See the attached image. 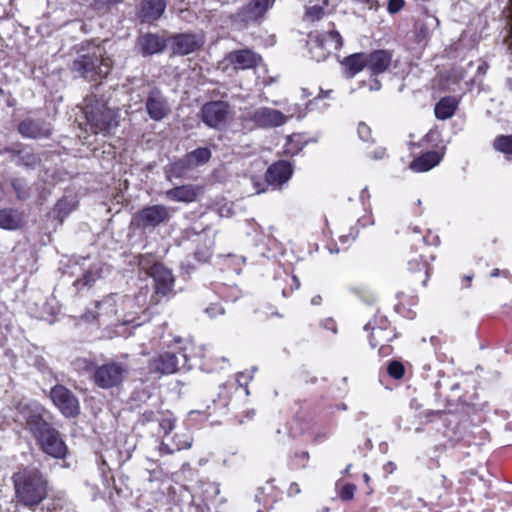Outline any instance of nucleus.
Instances as JSON below:
<instances>
[{
    "label": "nucleus",
    "mask_w": 512,
    "mask_h": 512,
    "mask_svg": "<svg viewBox=\"0 0 512 512\" xmlns=\"http://www.w3.org/2000/svg\"><path fill=\"white\" fill-rule=\"evenodd\" d=\"M145 107L147 114L154 121L163 120L171 112L166 97L157 89H153L148 93Z\"/></svg>",
    "instance_id": "nucleus-14"
},
{
    "label": "nucleus",
    "mask_w": 512,
    "mask_h": 512,
    "mask_svg": "<svg viewBox=\"0 0 512 512\" xmlns=\"http://www.w3.org/2000/svg\"><path fill=\"white\" fill-rule=\"evenodd\" d=\"M294 138H295V136L288 137L287 144L284 149V152L286 154L292 155V156L297 154L301 150V148L298 147V145L294 144V142H295Z\"/></svg>",
    "instance_id": "nucleus-42"
},
{
    "label": "nucleus",
    "mask_w": 512,
    "mask_h": 512,
    "mask_svg": "<svg viewBox=\"0 0 512 512\" xmlns=\"http://www.w3.org/2000/svg\"><path fill=\"white\" fill-rule=\"evenodd\" d=\"M124 0H106L107 4L109 5H116L119 3H122Z\"/></svg>",
    "instance_id": "nucleus-55"
},
{
    "label": "nucleus",
    "mask_w": 512,
    "mask_h": 512,
    "mask_svg": "<svg viewBox=\"0 0 512 512\" xmlns=\"http://www.w3.org/2000/svg\"><path fill=\"white\" fill-rule=\"evenodd\" d=\"M370 194L368 193L367 187H365L360 194V200L364 204L366 200H369Z\"/></svg>",
    "instance_id": "nucleus-48"
},
{
    "label": "nucleus",
    "mask_w": 512,
    "mask_h": 512,
    "mask_svg": "<svg viewBox=\"0 0 512 512\" xmlns=\"http://www.w3.org/2000/svg\"><path fill=\"white\" fill-rule=\"evenodd\" d=\"M252 375L249 374V375H245V373H239L237 375V382L240 384V385H243V381H244V384L246 385L247 384V381L248 380H251L252 379Z\"/></svg>",
    "instance_id": "nucleus-46"
},
{
    "label": "nucleus",
    "mask_w": 512,
    "mask_h": 512,
    "mask_svg": "<svg viewBox=\"0 0 512 512\" xmlns=\"http://www.w3.org/2000/svg\"><path fill=\"white\" fill-rule=\"evenodd\" d=\"M409 269L412 272L424 270L426 280L429 277V266L426 260H423L422 256L419 257V261L417 259L410 260L408 262Z\"/></svg>",
    "instance_id": "nucleus-37"
},
{
    "label": "nucleus",
    "mask_w": 512,
    "mask_h": 512,
    "mask_svg": "<svg viewBox=\"0 0 512 512\" xmlns=\"http://www.w3.org/2000/svg\"><path fill=\"white\" fill-rule=\"evenodd\" d=\"M404 3V0H389L387 9L391 14L397 13L403 8Z\"/></svg>",
    "instance_id": "nucleus-45"
},
{
    "label": "nucleus",
    "mask_w": 512,
    "mask_h": 512,
    "mask_svg": "<svg viewBox=\"0 0 512 512\" xmlns=\"http://www.w3.org/2000/svg\"><path fill=\"white\" fill-rule=\"evenodd\" d=\"M342 44V37L334 30L323 33L311 32L307 40L309 53L318 62L325 60L333 51L339 50Z\"/></svg>",
    "instance_id": "nucleus-6"
},
{
    "label": "nucleus",
    "mask_w": 512,
    "mask_h": 512,
    "mask_svg": "<svg viewBox=\"0 0 512 512\" xmlns=\"http://www.w3.org/2000/svg\"><path fill=\"white\" fill-rule=\"evenodd\" d=\"M165 8V0H143L138 16L142 22L151 23L162 16Z\"/></svg>",
    "instance_id": "nucleus-22"
},
{
    "label": "nucleus",
    "mask_w": 512,
    "mask_h": 512,
    "mask_svg": "<svg viewBox=\"0 0 512 512\" xmlns=\"http://www.w3.org/2000/svg\"><path fill=\"white\" fill-rule=\"evenodd\" d=\"M120 296L116 294H111L105 297L100 302H97L95 305L96 311L95 313L88 312L83 318L86 321L98 320L100 321L102 318H110L112 316H117L120 312L119 309V301L121 302Z\"/></svg>",
    "instance_id": "nucleus-16"
},
{
    "label": "nucleus",
    "mask_w": 512,
    "mask_h": 512,
    "mask_svg": "<svg viewBox=\"0 0 512 512\" xmlns=\"http://www.w3.org/2000/svg\"><path fill=\"white\" fill-rule=\"evenodd\" d=\"M507 85H508L509 89L512 90V79H508Z\"/></svg>",
    "instance_id": "nucleus-60"
},
{
    "label": "nucleus",
    "mask_w": 512,
    "mask_h": 512,
    "mask_svg": "<svg viewBox=\"0 0 512 512\" xmlns=\"http://www.w3.org/2000/svg\"><path fill=\"white\" fill-rule=\"evenodd\" d=\"M75 208L76 204L73 199L64 197L57 202L54 208V212L57 214V217L62 220Z\"/></svg>",
    "instance_id": "nucleus-34"
},
{
    "label": "nucleus",
    "mask_w": 512,
    "mask_h": 512,
    "mask_svg": "<svg viewBox=\"0 0 512 512\" xmlns=\"http://www.w3.org/2000/svg\"><path fill=\"white\" fill-rule=\"evenodd\" d=\"M262 58L249 49L235 50L227 54L224 61L236 70H246L256 67Z\"/></svg>",
    "instance_id": "nucleus-17"
},
{
    "label": "nucleus",
    "mask_w": 512,
    "mask_h": 512,
    "mask_svg": "<svg viewBox=\"0 0 512 512\" xmlns=\"http://www.w3.org/2000/svg\"><path fill=\"white\" fill-rule=\"evenodd\" d=\"M329 252H330L331 254H333V253H338V252H339V249H338V248H331V247H330V248H329Z\"/></svg>",
    "instance_id": "nucleus-57"
},
{
    "label": "nucleus",
    "mask_w": 512,
    "mask_h": 512,
    "mask_svg": "<svg viewBox=\"0 0 512 512\" xmlns=\"http://www.w3.org/2000/svg\"><path fill=\"white\" fill-rule=\"evenodd\" d=\"M327 0H309L305 7L304 21L315 22L324 15Z\"/></svg>",
    "instance_id": "nucleus-30"
},
{
    "label": "nucleus",
    "mask_w": 512,
    "mask_h": 512,
    "mask_svg": "<svg viewBox=\"0 0 512 512\" xmlns=\"http://www.w3.org/2000/svg\"><path fill=\"white\" fill-rule=\"evenodd\" d=\"M84 114L87 124L94 134L107 135L112 128L117 126L115 112L95 97L85 99Z\"/></svg>",
    "instance_id": "nucleus-5"
},
{
    "label": "nucleus",
    "mask_w": 512,
    "mask_h": 512,
    "mask_svg": "<svg viewBox=\"0 0 512 512\" xmlns=\"http://www.w3.org/2000/svg\"><path fill=\"white\" fill-rule=\"evenodd\" d=\"M129 369L126 364L109 362L98 366L93 373L94 383L103 389H110L120 385L127 377Z\"/></svg>",
    "instance_id": "nucleus-8"
},
{
    "label": "nucleus",
    "mask_w": 512,
    "mask_h": 512,
    "mask_svg": "<svg viewBox=\"0 0 512 512\" xmlns=\"http://www.w3.org/2000/svg\"><path fill=\"white\" fill-rule=\"evenodd\" d=\"M98 277H100V268L95 264L85 269L82 277L77 279L74 284L75 286H90Z\"/></svg>",
    "instance_id": "nucleus-32"
},
{
    "label": "nucleus",
    "mask_w": 512,
    "mask_h": 512,
    "mask_svg": "<svg viewBox=\"0 0 512 512\" xmlns=\"http://www.w3.org/2000/svg\"><path fill=\"white\" fill-rule=\"evenodd\" d=\"M442 154L436 151L427 152L413 160L410 168L415 172H426L438 165L442 159Z\"/></svg>",
    "instance_id": "nucleus-27"
},
{
    "label": "nucleus",
    "mask_w": 512,
    "mask_h": 512,
    "mask_svg": "<svg viewBox=\"0 0 512 512\" xmlns=\"http://www.w3.org/2000/svg\"><path fill=\"white\" fill-rule=\"evenodd\" d=\"M328 511H329V508H325V509H324V512H328Z\"/></svg>",
    "instance_id": "nucleus-64"
},
{
    "label": "nucleus",
    "mask_w": 512,
    "mask_h": 512,
    "mask_svg": "<svg viewBox=\"0 0 512 512\" xmlns=\"http://www.w3.org/2000/svg\"><path fill=\"white\" fill-rule=\"evenodd\" d=\"M457 106L458 100L455 97H444L435 106V116L441 120L449 119L454 115Z\"/></svg>",
    "instance_id": "nucleus-29"
},
{
    "label": "nucleus",
    "mask_w": 512,
    "mask_h": 512,
    "mask_svg": "<svg viewBox=\"0 0 512 512\" xmlns=\"http://www.w3.org/2000/svg\"><path fill=\"white\" fill-rule=\"evenodd\" d=\"M219 213H220L221 216L228 217L230 215V208H221L219 210Z\"/></svg>",
    "instance_id": "nucleus-52"
},
{
    "label": "nucleus",
    "mask_w": 512,
    "mask_h": 512,
    "mask_svg": "<svg viewBox=\"0 0 512 512\" xmlns=\"http://www.w3.org/2000/svg\"><path fill=\"white\" fill-rule=\"evenodd\" d=\"M498 275H499V270L498 269L493 270L492 273H491L492 277H496Z\"/></svg>",
    "instance_id": "nucleus-56"
},
{
    "label": "nucleus",
    "mask_w": 512,
    "mask_h": 512,
    "mask_svg": "<svg viewBox=\"0 0 512 512\" xmlns=\"http://www.w3.org/2000/svg\"><path fill=\"white\" fill-rule=\"evenodd\" d=\"M201 192V188L193 185H182L165 192L166 198L176 202H193Z\"/></svg>",
    "instance_id": "nucleus-24"
},
{
    "label": "nucleus",
    "mask_w": 512,
    "mask_h": 512,
    "mask_svg": "<svg viewBox=\"0 0 512 512\" xmlns=\"http://www.w3.org/2000/svg\"><path fill=\"white\" fill-rule=\"evenodd\" d=\"M367 68L372 74L377 75L385 72L391 62L392 54L387 50H376L369 54L366 53Z\"/></svg>",
    "instance_id": "nucleus-21"
},
{
    "label": "nucleus",
    "mask_w": 512,
    "mask_h": 512,
    "mask_svg": "<svg viewBox=\"0 0 512 512\" xmlns=\"http://www.w3.org/2000/svg\"><path fill=\"white\" fill-rule=\"evenodd\" d=\"M53 404L65 417H75L80 412L78 399L63 385H55L50 390Z\"/></svg>",
    "instance_id": "nucleus-10"
},
{
    "label": "nucleus",
    "mask_w": 512,
    "mask_h": 512,
    "mask_svg": "<svg viewBox=\"0 0 512 512\" xmlns=\"http://www.w3.org/2000/svg\"><path fill=\"white\" fill-rule=\"evenodd\" d=\"M17 501L24 506L39 505L47 496L48 482L34 467H25L13 475Z\"/></svg>",
    "instance_id": "nucleus-2"
},
{
    "label": "nucleus",
    "mask_w": 512,
    "mask_h": 512,
    "mask_svg": "<svg viewBox=\"0 0 512 512\" xmlns=\"http://www.w3.org/2000/svg\"><path fill=\"white\" fill-rule=\"evenodd\" d=\"M364 479H365V481H368L369 480V476L367 474H364Z\"/></svg>",
    "instance_id": "nucleus-62"
},
{
    "label": "nucleus",
    "mask_w": 512,
    "mask_h": 512,
    "mask_svg": "<svg viewBox=\"0 0 512 512\" xmlns=\"http://www.w3.org/2000/svg\"><path fill=\"white\" fill-rule=\"evenodd\" d=\"M388 373L395 379H400L404 374V367L400 362L393 361L388 365Z\"/></svg>",
    "instance_id": "nucleus-38"
},
{
    "label": "nucleus",
    "mask_w": 512,
    "mask_h": 512,
    "mask_svg": "<svg viewBox=\"0 0 512 512\" xmlns=\"http://www.w3.org/2000/svg\"><path fill=\"white\" fill-rule=\"evenodd\" d=\"M205 313L210 317V318H215L217 317L218 315H223L224 314V309L223 307H221L220 305L218 304H212L210 305L209 307H207L205 309Z\"/></svg>",
    "instance_id": "nucleus-43"
},
{
    "label": "nucleus",
    "mask_w": 512,
    "mask_h": 512,
    "mask_svg": "<svg viewBox=\"0 0 512 512\" xmlns=\"http://www.w3.org/2000/svg\"><path fill=\"white\" fill-rule=\"evenodd\" d=\"M357 132L363 141H368L371 137V129L364 123L359 124Z\"/></svg>",
    "instance_id": "nucleus-44"
},
{
    "label": "nucleus",
    "mask_w": 512,
    "mask_h": 512,
    "mask_svg": "<svg viewBox=\"0 0 512 512\" xmlns=\"http://www.w3.org/2000/svg\"><path fill=\"white\" fill-rule=\"evenodd\" d=\"M202 120L212 128L225 125L229 115V104L224 101L206 103L201 110Z\"/></svg>",
    "instance_id": "nucleus-13"
},
{
    "label": "nucleus",
    "mask_w": 512,
    "mask_h": 512,
    "mask_svg": "<svg viewBox=\"0 0 512 512\" xmlns=\"http://www.w3.org/2000/svg\"><path fill=\"white\" fill-rule=\"evenodd\" d=\"M21 161L26 166L35 167L39 164L40 159L35 154L26 152L21 156Z\"/></svg>",
    "instance_id": "nucleus-41"
},
{
    "label": "nucleus",
    "mask_w": 512,
    "mask_h": 512,
    "mask_svg": "<svg viewBox=\"0 0 512 512\" xmlns=\"http://www.w3.org/2000/svg\"><path fill=\"white\" fill-rule=\"evenodd\" d=\"M149 293L150 291L147 287H141L134 298L126 296L121 298L120 307L121 311L124 312L122 318L124 324L134 323L135 318L130 316L137 314L138 309L148 304L154 305L151 302V295Z\"/></svg>",
    "instance_id": "nucleus-12"
},
{
    "label": "nucleus",
    "mask_w": 512,
    "mask_h": 512,
    "mask_svg": "<svg viewBox=\"0 0 512 512\" xmlns=\"http://www.w3.org/2000/svg\"><path fill=\"white\" fill-rule=\"evenodd\" d=\"M187 355L185 353L165 351L154 356L149 363V372L157 375L173 374L187 365Z\"/></svg>",
    "instance_id": "nucleus-9"
},
{
    "label": "nucleus",
    "mask_w": 512,
    "mask_h": 512,
    "mask_svg": "<svg viewBox=\"0 0 512 512\" xmlns=\"http://www.w3.org/2000/svg\"><path fill=\"white\" fill-rule=\"evenodd\" d=\"M340 239H341L342 242L346 241V237L345 236H342Z\"/></svg>",
    "instance_id": "nucleus-63"
},
{
    "label": "nucleus",
    "mask_w": 512,
    "mask_h": 512,
    "mask_svg": "<svg viewBox=\"0 0 512 512\" xmlns=\"http://www.w3.org/2000/svg\"><path fill=\"white\" fill-rule=\"evenodd\" d=\"M171 49L174 54L187 55L199 49L204 38L201 34H177L170 38Z\"/></svg>",
    "instance_id": "nucleus-15"
},
{
    "label": "nucleus",
    "mask_w": 512,
    "mask_h": 512,
    "mask_svg": "<svg viewBox=\"0 0 512 512\" xmlns=\"http://www.w3.org/2000/svg\"><path fill=\"white\" fill-rule=\"evenodd\" d=\"M347 78H353L367 67L366 53H355L344 58L341 62Z\"/></svg>",
    "instance_id": "nucleus-26"
},
{
    "label": "nucleus",
    "mask_w": 512,
    "mask_h": 512,
    "mask_svg": "<svg viewBox=\"0 0 512 512\" xmlns=\"http://www.w3.org/2000/svg\"><path fill=\"white\" fill-rule=\"evenodd\" d=\"M111 68L112 61L110 58L103 57L100 48L94 49L91 53L79 55L72 64V71L88 81H96L106 77Z\"/></svg>",
    "instance_id": "nucleus-4"
},
{
    "label": "nucleus",
    "mask_w": 512,
    "mask_h": 512,
    "mask_svg": "<svg viewBox=\"0 0 512 512\" xmlns=\"http://www.w3.org/2000/svg\"><path fill=\"white\" fill-rule=\"evenodd\" d=\"M288 116L281 111L268 108L259 107L256 109L245 108L242 112L241 118L246 127H260V128H274L283 125L288 117L302 118L305 112L302 111L299 105H294L287 109Z\"/></svg>",
    "instance_id": "nucleus-3"
},
{
    "label": "nucleus",
    "mask_w": 512,
    "mask_h": 512,
    "mask_svg": "<svg viewBox=\"0 0 512 512\" xmlns=\"http://www.w3.org/2000/svg\"><path fill=\"white\" fill-rule=\"evenodd\" d=\"M293 281L295 282L296 287L298 288L300 284H299L297 277L293 276Z\"/></svg>",
    "instance_id": "nucleus-59"
},
{
    "label": "nucleus",
    "mask_w": 512,
    "mask_h": 512,
    "mask_svg": "<svg viewBox=\"0 0 512 512\" xmlns=\"http://www.w3.org/2000/svg\"><path fill=\"white\" fill-rule=\"evenodd\" d=\"M381 88V84L378 80H374L370 86L371 91H378Z\"/></svg>",
    "instance_id": "nucleus-50"
},
{
    "label": "nucleus",
    "mask_w": 512,
    "mask_h": 512,
    "mask_svg": "<svg viewBox=\"0 0 512 512\" xmlns=\"http://www.w3.org/2000/svg\"><path fill=\"white\" fill-rule=\"evenodd\" d=\"M271 4V0H251L238 16L245 24L256 22L267 12Z\"/></svg>",
    "instance_id": "nucleus-20"
},
{
    "label": "nucleus",
    "mask_w": 512,
    "mask_h": 512,
    "mask_svg": "<svg viewBox=\"0 0 512 512\" xmlns=\"http://www.w3.org/2000/svg\"><path fill=\"white\" fill-rule=\"evenodd\" d=\"M300 493V488L297 483H292L288 489V494L290 496L297 495Z\"/></svg>",
    "instance_id": "nucleus-47"
},
{
    "label": "nucleus",
    "mask_w": 512,
    "mask_h": 512,
    "mask_svg": "<svg viewBox=\"0 0 512 512\" xmlns=\"http://www.w3.org/2000/svg\"><path fill=\"white\" fill-rule=\"evenodd\" d=\"M385 155V149L384 148H378L374 154H373V158L374 159H382Z\"/></svg>",
    "instance_id": "nucleus-49"
},
{
    "label": "nucleus",
    "mask_w": 512,
    "mask_h": 512,
    "mask_svg": "<svg viewBox=\"0 0 512 512\" xmlns=\"http://www.w3.org/2000/svg\"><path fill=\"white\" fill-rule=\"evenodd\" d=\"M24 224V217L21 212L14 209L0 210V228L6 230H16Z\"/></svg>",
    "instance_id": "nucleus-28"
},
{
    "label": "nucleus",
    "mask_w": 512,
    "mask_h": 512,
    "mask_svg": "<svg viewBox=\"0 0 512 512\" xmlns=\"http://www.w3.org/2000/svg\"><path fill=\"white\" fill-rule=\"evenodd\" d=\"M172 215V209L161 204L149 205L137 213L131 220V225L143 231H152L161 224L167 223Z\"/></svg>",
    "instance_id": "nucleus-7"
},
{
    "label": "nucleus",
    "mask_w": 512,
    "mask_h": 512,
    "mask_svg": "<svg viewBox=\"0 0 512 512\" xmlns=\"http://www.w3.org/2000/svg\"><path fill=\"white\" fill-rule=\"evenodd\" d=\"M192 446V437L185 428L178 429L168 440H162L159 451L161 454H172L175 451L188 449Z\"/></svg>",
    "instance_id": "nucleus-19"
},
{
    "label": "nucleus",
    "mask_w": 512,
    "mask_h": 512,
    "mask_svg": "<svg viewBox=\"0 0 512 512\" xmlns=\"http://www.w3.org/2000/svg\"><path fill=\"white\" fill-rule=\"evenodd\" d=\"M413 231H414L415 233H419V232H420V230L418 229V227H414V228H413Z\"/></svg>",
    "instance_id": "nucleus-61"
},
{
    "label": "nucleus",
    "mask_w": 512,
    "mask_h": 512,
    "mask_svg": "<svg viewBox=\"0 0 512 512\" xmlns=\"http://www.w3.org/2000/svg\"><path fill=\"white\" fill-rule=\"evenodd\" d=\"M320 302H321V296H319V295L314 296V297L312 298V300H311V303H312L313 305H318V304H320Z\"/></svg>",
    "instance_id": "nucleus-53"
},
{
    "label": "nucleus",
    "mask_w": 512,
    "mask_h": 512,
    "mask_svg": "<svg viewBox=\"0 0 512 512\" xmlns=\"http://www.w3.org/2000/svg\"><path fill=\"white\" fill-rule=\"evenodd\" d=\"M16 410L17 414L14 420L27 425L28 429L36 437L43 452L58 459H62L67 455V446L61 439L58 431L43 419L44 408L40 403L23 398L17 404Z\"/></svg>",
    "instance_id": "nucleus-1"
},
{
    "label": "nucleus",
    "mask_w": 512,
    "mask_h": 512,
    "mask_svg": "<svg viewBox=\"0 0 512 512\" xmlns=\"http://www.w3.org/2000/svg\"><path fill=\"white\" fill-rule=\"evenodd\" d=\"M18 131L25 138L40 139L48 138L52 127L48 122L27 118L19 123Z\"/></svg>",
    "instance_id": "nucleus-18"
},
{
    "label": "nucleus",
    "mask_w": 512,
    "mask_h": 512,
    "mask_svg": "<svg viewBox=\"0 0 512 512\" xmlns=\"http://www.w3.org/2000/svg\"><path fill=\"white\" fill-rule=\"evenodd\" d=\"M158 421H159L160 430L163 433V440H168L171 436L170 433L175 428V422H176L175 417L171 413H168V414L162 415V417L160 419H158Z\"/></svg>",
    "instance_id": "nucleus-35"
},
{
    "label": "nucleus",
    "mask_w": 512,
    "mask_h": 512,
    "mask_svg": "<svg viewBox=\"0 0 512 512\" xmlns=\"http://www.w3.org/2000/svg\"><path fill=\"white\" fill-rule=\"evenodd\" d=\"M138 46L143 55L160 53L166 47V41L156 34H145L139 37Z\"/></svg>",
    "instance_id": "nucleus-25"
},
{
    "label": "nucleus",
    "mask_w": 512,
    "mask_h": 512,
    "mask_svg": "<svg viewBox=\"0 0 512 512\" xmlns=\"http://www.w3.org/2000/svg\"><path fill=\"white\" fill-rule=\"evenodd\" d=\"M299 458H301L303 461H307L309 458V454L306 451H302L299 454H297Z\"/></svg>",
    "instance_id": "nucleus-51"
},
{
    "label": "nucleus",
    "mask_w": 512,
    "mask_h": 512,
    "mask_svg": "<svg viewBox=\"0 0 512 512\" xmlns=\"http://www.w3.org/2000/svg\"><path fill=\"white\" fill-rule=\"evenodd\" d=\"M331 91H320V94L316 98H327Z\"/></svg>",
    "instance_id": "nucleus-54"
},
{
    "label": "nucleus",
    "mask_w": 512,
    "mask_h": 512,
    "mask_svg": "<svg viewBox=\"0 0 512 512\" xmlns=\"http://www.w3.org/2000/svg\"><path fill=\"white\" fill-rule=\"evenodd\" d=\"M387 466L390 468V472H392L395 469V466L393 463L389 462Z\"/></svg>",
    "instance_id": "nucleus-58"
},
{
    "label": "nucleus",
    "mask_w": 512,
    "mask_h": 512,
    "mask_svg": "<svg viewBox=\"0 0 512 512\" xmlns=\"http://www.w3.org/2000/svg\"><path fill=\"white\" fill-rule=\"evenodd\" d=\"M150 276L154 282V292L151 294V302L158 304L162 297L166 296L173 287V276L169 269L162 264H154L151 267Z\"/></svg>",
    "instance_id": "nucleus-11"
},
{
    "label": "nucleus",
    "mask_w": 512,
    "mask_h": 512,
    "mask_svg": "<svg viewBox=\"0 0 512 512\" xmlns=\"http://www.w3.org/2000/svg\"><path fill=\"white\" fill-rule=\"evenodd\" d=\"M356 487L353 484H346L340 491V498L343 501L351 500L354 497Z\"/></svg>",
    "instance_id": "nucleus-40"
},
{
    "label": "nucleus",
    "mask_w": 512,
    "mask_h": 512,
    "mask_svg": "<svg viewBox=\"0 0 512 512\" xmlns=\"http://www.w3.org/2000/svg\"><path fill=\"white\" fill-rule=\"evenodd\" d=\"M364 328L366 330H372L369 339L372 348H375L381 341H388L390 339L389 336H384L385 329L383 327L376 328L375 326H372L371 322H369Z\"/></svg>",
    "instance_id": "nucleus-36"
},
{
    "label": "nucleus",
    "mask_w": 512,
    "mask_h": 512,
    "mask_svg": "<svg viewBox=\"0 0 512 512\" xmlns=\"http://www.w3.org/2000/svg\"><path fill=\"white\" fill-rule=\"evenodd\" d=\"M211 158V151L208 148H198L187 154L185 161L190 166H198L206 163Z\"/></svg>",
    "instance_id": "nucleus-31"
},
{
    "label": "nucleus",
    "mask_w": 512,
    "mask_h": 512,
    "mask_svg": "<svg viewBox=\"0 0 512 512\" xmlns=\"http://www.w3.org/2000/svg\"><path fill=\"white\" fill-rule=\"evenodd\" d=\"M494 148L505 154L507 159L512 160V135L498 136L494 141Z\"/></svg>",
    "instance_id": "nucleus-33"
},
{
    "label": "nucleus",
    "mask_w": 512,
    "mask_h": 512,
    "mask_svg": "<svg viewBox=\"0 0 512 512\" xmlns=\"http://www.w3.org/2000/svg\"><path fill=\"white\" fill-rule=\"evenodd\" d=\"M291 175V165L286 161H279L269 167L266 173V180L268 184L278 187L287 182Z\"/></svg>",
    "instance_id": "nucleus-23"
},
{
    "label": "nucleus",
    "mask_w": 512,
    "mask_h": 512,
    "mask_svg": "<svg viewBox=\"0 0 512 512\" xmlns=\"http://www.w3.org/2000/svg\"><path fill=\"white\" fill-rule=\"evenodd\" d=\"M505 13L507 15L508 24H509V33L506 37V43H507L508 49L512 53V4L507 7V9L505 10Z\"/></svg>",
    "instance_id": "nucleus-39"
}]
</instances>
